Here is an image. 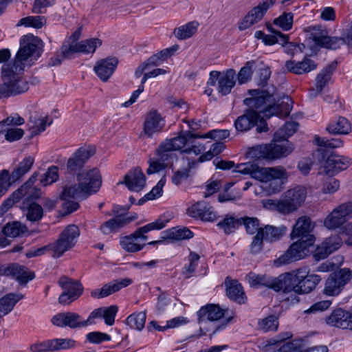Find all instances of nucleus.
Instances as JSON below:
<instances>
[{
	"label": "nucleus",
	"mask_w": 352,
	"mask_h": 352,
	"mask_svg": "<svg viewBox=\"0 0 352 352\" xmlns=\"http://www.w3.org/2000/svg\"><path fill=\"white\" fill-rule=\"evenodd\" d=\"M20 192L21 201H35L41 195V189L33 186H27L25 189L20 190Z\"/></svg>",
	"instance_id": "864d4df0"
},
{
	"label": "nucleus",
	"mask_w": 352,
	"mask_h": 352,
	"mask_svg": "<svg viewBox=\"0 0 352 352\" xmlns=\"http://www.w3.org/2000/svg\"><path fill=\"white\" fill-rule=\"evenodd\" d=\"M259 230L267 243H275L280 241L287 232V228L285 226L276 227L272 225H265L261 226Z\"/></svg>",
	"instance_id": "f704fd0d"
},
{
	"label": "nucleus",
	"mask_w": 352,
	"mask_h": 352,
	"mask_svg": "<svg viewBox=\"0 0 352 352\" xmlns=\"http://www.w3.org/2000/svg\"><path fill=\"white\" fill-rule=\"evenodd\" d=\"M285 67L288 72L300 75L314 70L317 67V65L308 56H305L302 61L287 60Z\"/></svg>",
	"instance_id": "cd10ccee"
},
{
	"label": "nucleus",
	"mask_w": 352,
	"mask_h": 352,
	"mask_svg": "<svg viewBox=\"0 0 352 352\" xmlns=\"http://www.w3.org/2000/svg\"><path fill=\"white\" fill-rule=\"evenodd\" d=\"M23 298L22 294L9 293L0 298V318L9 314L15 305Z\"/></svg>",
	"instance_id": "4c0bfd02"
},
{
	"label": "nucleus",
	"mask_w": 352,
	"mask_h": 352,
	"mask_svg": "<svg viewBox=\"0 0 352 352\" xmlns=\"http://www.w3.org/2000/svg\"><path fill=\"white\" fill-rule=\"evenodd\" d=\"M60 53L63 58H72L75 53H79L78 44L65 41L60 48Z\"/></svg>",
	"instance_id": "e2e57ef3"
},
{
	"label": "nucleus",
	"mask_w": 352,
	"mask_h": 352,
	"mask_svg": "<svg viewBox=\"0 0 352 352\" xmlns=\"http://www.w3.org/2000/svg\"><path fill=\"white\" fill-rule=\"evenodd\" d=\"M242 225V219H236L232 216L227 214L217 223V226L222 229L226 234H230L236 230L239 226Z\"/></svg>",
	"instance_id": "37998d69"
},
{
	"label": "nucleus",
	"mask_w": 352,
	"mask_h": 352,
	"mask_svg": "<svg viewBox=\"0 0 352 352\" xmlns=\"http://www.w3.org/2000/svg\"><path fill=\"white\" fill-rule=\"evenodd\" d=\"M299 283L297 287L298 294H305L313 291L320 282L321 278L316 274H308L305 269H298Z\"/></svg>",
	"instance_id": "b1692460"
},
{
	"label": "nucleus",
	"mask_w": 352,
	"mask_h": 352,
	"mask_svg": "<svg viewBox=\"0 0 352 352\" xmlns=\"http://www.w3.org/2000/svg\"><path fill=\"white\" fill-rule=\"evenodd\" d=\"M198 26V22L195 21H191L175 28L173 33L178 39L184 40L191 37L197 32Z\"/></svg>",
	"instance_id": "c03bdc74"
},
{
	"label": "nucleus",
	"mask_w": 352,
	"mask_h": 352,
	"mask_svg": "<svg viewBox=\"0 0 352 352\" xmlns=\"http://www.w3.org/2000/svg\"><path fill=\"white\" fill-rule=\"evenodd\" d=\"M352 217V202L339 205L325 218L324 224L328 229H336Z\"/></svg>",
	"instance_id": "9b49d317"
},
{
	"label": "nucleus",
	"mask_w": 352,
	"mask_h": 352,
	"mask_svg": "<svg viewBox=\"0 0 352 352\" xmlns=\"http://www.w3.org/2000/svg\"><path fill=\"white\" fill-rule=\"evenodd\" d=\"M187 214L193 218L200 219L204 221H214L218 215L213 207L204 201H199L187 209Z\"/></svg>",
	"instance_id": "f3484780"
},
{
	"label": "nucleus",
	"mask_w": 352,
	"mask_h": 352,
	"mask_svg": "<svg viewBox=\"0 0 352 352\" xmlns=\"http://www.w3.org/2000/svg\"><path fill=\"white\" fill-rule=\"evenodd\" d=\"M294 14L292 12H284L279 17L274 20V24L287 31L292 29L293 25Z\"/></svg>",
	"instance_id": "6e6d98bb"
},
{
	"label": "nucleus",
	"mask_w": 352,
	"mask_h": 352,
	"mask_svg": "<svg viewBox=\"0 0 352 352\" xmlns=\"http://www.w3.org/2000/svg\"><path fill=\"white\" fill-rule=\"evenodd\" d=\"M34 162V157H25L11 173L12 182H15L30 171Z\"/></svg>",
	"instance_id": "a19ab883"
},
{
	"label": "nucleus",
	"mask_w": 352,
	"mask_h": 352,
	"mask_svg": "<svg viewBox=\"0 0 352 352\" xmlns=\"http://www.w3.org/2000/svg\"><path fill=\"white\" fill-rule=\"evenodd\" d=\"M292 107L293 102L292 98L283 94L274 103L267 106L264 109V112L266 116L276 115L280 117H287L289 116Z\"/></svg>",
	"instance_id": "6ab92c4d"
},
{
	"label": "nucleus",
	"mask_w": 352,
	"mask_h": 352,
	"mask_svg": "<svg viewBox=\"0 0 352 352\" xmlns=\"http://www.w3.org/2000/svg\"><path fill=\"white\" fill-rule=\"evenodd\" d=\"M326 130L331 135H346L351 130V124L346 118L339 116L327 124Z\"/></svg>",
	"instance_id": "e433bc0d"
},
{
	"label": "nucleus",
	"mask_w": 352,
	"mask_h": 352,
	"mask_svg": "<svg viewBox=\"0 0 352 352\" xmlns=\"http://www.w3.org/2000/svg\"><path fill=\"white\" fill-rule=\"evenodd\" d=\"M324 38L322 47L336 50L344 44L352 47V31H348L342 36H330L327 33Z\"/></svg>",
	"instance_id": "473e14b6"
},
{
	"label": "nucleus",
	"mask_w": 352,
	"mask_h": 352,
	"mask_svg": "<svg viewBox=\"0 0 352 352\" xmlns=\"http://www.w3.org/2000/svg\"><path fill=\"white\" fill-rule=\"evenodd\" d=\"M118 207H113L112 210L113 214L115 215L113 218L103 222L100 227V230L104 234H109L118 232L122 228L137 219V214L131 216H125L118 214Z\"/></svg>",
	"instance_id": "4468645a"
},
{
	"label": "nucleus",
	"mask_w": 352,
	"mask_h": 352,
	"mask_svg": "<svg viewBox=\"0 0 352 352\" xmlns=\"http://www.w3.org/2000/svg\"><path fill=\"white\" fill-rule=\"evenodd\" d=\"M314 228V224L311 222L309 217L302 216L298 219L293 230L291 232V237L292 239L300 237V239L308 240L312 238L313 244L315 241V237L311 234Z\"/></svg>",
	"instance_id": "aec40b11"
},
{
	"label": "nucleus",
	"mask_w": 352,
	"mask_h": 352,
	"mask_svg": "<svg viewBox=\"0 0 352 352\" xmlns=\"http://www.w3.org/2000/svg\"><path fill=\"white\" fill-rule=\"evenodd\" d=\"M52 352L67 350L75 347L76 342L71 338H54L50 340Z\"/></svg>",
	"instance_id": "8fccbe9b"
},
{
	"label": "nucleus",
	"mask_w": 352,
	"mask_h": 352,
	"mask_svg": "<svg viewBox=\"0 0 352 352\" xmlns=\"http://www.w3.org/2000/svg\"><path fill=\"white\" fill-rule=\"evenodd\" d=\"M246 278L251 287L263 286L272 289L275 282V277L267 274H256L253 272H250L246 276Z\"/></svg>",
	"instance_id": "58836bf2"
},
{
	"label": "nucleus",
	"mask_w": 352,
	"mask_h": 352,
	"mask_svg": "<svg viewBox=\"0 0 352 352\" xmlns=\"http://www.w3.org/2000/svg\"><path fill=\"white\" fill-rule=\"evenodd\" d=\"M313 245L312 238L308 240H298L292 243L284 254L274 260L275 265H284L304 258L309 254V248Z\"/></svg>",
	"instance_id": "423d86ee"
},
{
	"label": "nucleus",
	"mask_w": 352,
	"mask_h": 352,
	"mask_svg": "<svg viewBox=\"0 0 352 352\" xmlns=\"http://www.w3.org/2000/svg\"><path fill=\"white\" fill-rule=\"evenodd\" d=\"M275 91L276 87L274 85L265 90L249 89L248 94L251 97L244 99L243 104L249 107L248 109H258L265 104L268 98L274 96Z\"/></svg>",
	"instance_id": "2eb2a0df"
},
{
	"label": "nucleus",
	"mask_w": 352,
	"mask_h": 352,
	"mask_svg": "<svg viewBox=\"0 0 352 352\" xmlns=\"http://www.w3.org/2000/svg\"><path fill=\"white\" fill-rule=\"evenodd\" d=\"M234 172L250 174L252 178L262 182H270V186L274 192L280 191L283 180L287 178V171L282 166L262 168L250 162L237 164Z\"/></svg>",
	"instance_id": "20e7f679"
},
{
	"label": "nucleus",
	"mask_w": 352,
	"mask_h": 352,
	"mask_svg": "<svg viewBox=\"0 0 352 352\" xmlns=\"http://www.w3.org/2000/svg\"><path fill=\"white\" fill-rule=\"evenodd\" d=\"M199 258L200 257L199 254L196 252H190L188 256L189 264L183 268V274L185 275L186 278L190 277L191 274L195 271L198 265Z\"/></svg>",
	"instance_id": "bf43d9fd"
},
{
	"label": "nucleus",
	"mask_w": 352,
	"mask_h": 352,
	"mask_svg": "<svg viewBox=\"0 0 352 352\" xmlns=\"http://www.w3.org/2000/svg\"><path fill=\"white\" fill-rule=\"evenodd\" d=\"M228 309H223L218 305L208 304L197 311V320L199 323H201L206 320L216 321L221 319L222 317L228 315Z\"/></svg>",
	"instance_id": "5701e85b"
},
{
	"label": "nucleus",
	"mask_w": 352,
	"mask_h": 352,
	"mask_svg": "<svg viewBox=\"0 0 352 352\" xmlns=\"http://www.w3.org/2000/svg\"><path fill=\"white\" fill-rule=\"evenodd\" d=\"M146 314L145 311L133 313L129 315L126 319V323L131 328L141 331L145 325Z\"/></svg>",
	"instance_id": "49530a36"
},
{
	"label": "nucleus",
	"mask_w": 352,
	"mask_h": 352,
	"mask_svg": "<svg viewBox=\"0 0 352 352\" xmlns=\"http://www.w3.org/2000/svg\"><path fill=\"white\" fill-rule=\"evenodd\" d=\"M80 234V229L76 225L70 224L65 227L59 234L58 239L53 243L54 254L52 256L58 258L65 252L72 249L76 245Z\"/></svg>",
	"instance_id": "6e6552de"
},
{
	"label": "nucleus",
	"mask_w": 352,
	"mask_h": 352,
	"mask_svg": "<svg viewBox=\"0 0 352 352\" xmlns=\"http://www.w3.org/2000/svg\"><path fill=\"white\" fill-rule=\"evenodd\" d=\"M255 61H248L245 65L241 67L238 74V82L240 85L246 83L251 79L253 74V67L255 65Z\"/></svg>",
	"instance_id": "5fc2aeb1"
},
{
	"label": "nucleus",
	"mask_w": 352,
	"mask_h": 352,
	"mask_svg": "<svg viewBox=\"0 0 352 352\" xmlns=\"http://www.w3.org/2000/svg\"><path fill=\"white\" fill-rule=\"evenodd\" d=\"M93 147H80L69 157L67 163V171L70 175L79 173L88 160L95 154Z\"/></svg>",
	"instance_id": "f8f14e48"
},
{
	"label": "nucleus",
	"mask_w": 352,
	"mask_h": 352,
	"mask_svg": "<svg viewBox=\"0 0 352 352\" xmlns=\"http://www.w3.org/2000/svg\"><path fill=\"white\" fill-rule=\"evenodd\" d=\"M77 44L79 53L93 54L96 51L97 47L102 45V41L98 38H91L89 39L83 40L80 42H78Z\"/></svg>",
	"instance_id": "09e8293b"
},
{
	"label": "nucleus",
	"mask_w": 352,
	"mask_h": 352,
	"mask_svg": "<svg viewBox=\"0 0 352 352\" xmlns=\"http://www.w3.org/2000/svg\"><path fill=\"white\" fill-rule=\"evenodd\" d=\"M20 43L21 47L13 63L2 67L3 83L0 84V99L21 94L29 89L28 82L22 78L20 73L24 69L23 62L29 58L37 59L43 52L42 41L37 37H24Z\"/></svg>",
	"instance_id": "f257e3e1"
},
{
	"label": "nucleus",
	"mask_w": 352,
	"mask_h": 352,
	"mask_svg": "<svg viewBox=\"0 0 352 352\" xmlns=\"http://www.w3.org/2000/svg\"><path fill=\"white\" fill-rule=\"evenodd\" d=\"M271 76V70L269 67L265 66L258 71V76L256 82L258 86L264 87L267 85L268 80Z\"/></svg>",
	"instance_id": "774afa93"
},
{
	"label": "nucleus",
	"mask_w": 352,
	"mask_h": 352,
	"mask_svg": "<svg viewBox=\"0 0 352 352\" xmlns=\"http://www.w3.org/2000/svg\"><path fill=\"white\" fill-rule=\"evenodd\" d=\"M14 182L8 170L0 172V197L4 195Z\"/></svg>",
	"instance_id": "13d9d810"
},
{
	"label": "nucleus",
	"mask_w": 352,
	"mask_h": 352,
	"mask_svg": "<svg viewBox=\"0 0 352 352\" xmlns=\"http://www.w3.org/2000/svg\"><path fill=\"white\" fill-rule=\"evenodd\" d=\"M118 64L116 57H108L98 60L94 67V70L98 78L106 82L111 76Z\"/></svg>",
	"instance_id": "393cba45"
},
{
	"label": "nucleus",
	"mask_w": 352,
	"mask_h": 352,
	"mask_svg": "<svg viewBox=\"0 0 352 352\" xmlns=\"http://www.w3.org/2000/svg\"><path fill=\"white\" fill-rule=\"evenodd\" d=\"M164 227L165 223L160 220L148 223L144 226L138 228L131 234L122 237L120 240V245L123 249L129 252L140 251L143 248L145 244H139L135 243L136 241L140 239L145 241L147 239V236L144 235L145 233L153 230H161Z\"/></svg>",
	"instance_id": "39448f33"
},
{
	"label": "nucleus",
	"mask_w": 352,
	"mask_h": 352,
	"mask_svg": "<svg viewBox=\"0 0 352 352\" xmlns=\"http://www.w3.org/2000/svg\"><path fill=\"white\" fill-rule=\"evenodd\" d=\"M119 184H124L129 190L139 192L146 184V177L140 167L130 170L124 176V181Z\"/></svg>",
	"instance_id": "4be33fe9"
},
{
	"label": "nucleus",
	"mask_w": 352,
	"mask_h": 352,
	"mask_svg": "<svg viewBox=\"0 0 352 352\" xmlns=\"http://www.w3.org/2000/svg\"><path fill=\"white\" fill-rule=\"evenodd\" d=\"M337 67V62L334 61L324 67L316 76V94H320L331 82L333 73Z\"/></svg>",
	"instance_id": "2f4dec72"
},
{
	"label": "nucleus",
	"mask_w": 352,
	"mask_h": 352,
	"mask_svg": "<svg viewBox=\"0 0 352 352\" xmlns=\"http://www.w3.org/2000/svg\"><path fill=\"white\" fill-rule=\"evenodd\" d=\"M157 159L165 166H168L172 164L175 155L172 153L171 150H167L166 147H163L162 144L157 150Z\"/></svg>",
	"instance_id": "4d7b16f0"
},
{
	"label": "nucleus",
	"mask_w": 352,
	"mask_h": 352,
	"mask_svg": "<svg viewBox=\"0 0 352 352\" xmlns=\"http://www.w3.org/2000/svg\"><path fill=\"white\" fill-rule=\"evenodd\" d=\"M305 30L307 32V38L314 41L318 46L321 47L327 31L325 29H322L320 25L309 26Z\"/></svg>",
	"instance_id": "a18cd8bd"
},
{
	"label": "nucleus",
	"mask_w": 352,
	"mask_h": 352,
	"mask_svg": "<svg viewBox=\"0 0 352 352\" xmlns=\"http://www.w3.org/2000/svg\"><path fill=\"white\" fill-rule=\"evenodd\" d=\"M195 162H188L186 168L179 169L173 172V175L172 176V182L174 184L178 186L181 184L183 182L187 180L190 175L191 169L195 168Z\"/></svg>",
	"instance_id": "de8ad7c7"
},
{
	"label": "nucleus",
	"mask_w": 352,
	"mask_h": 352,
	"mask_svg": "<svg viewBox=\"0 0 352 352\" xmlns=\"http://www.w3.org/2000/svg\"><path fill=\"white\" fill-rule=\"evenodd\" d=\"M51 322L57 327H68L71 329L81 328L91 324L89 320H83L78 314L71 311L62 312L54 316Z\"/></svg>",
	"instance_id": "ddd939ff"
},
{
	"label": "nucleus",
	"mask_w": 352,
	"mask_h": 352,
	"mask_svg": "<svg viewBox=\"0 0 352 352\" xmlns=\"http://www.w3.org/2000/svg\"><path fill=\"white\" fill-rule=\"evenodd\" d=\"M324 162L326 173L329 175H334L346 169L351 165V159L348 157L339 155L331 153L327 155Z\"/></svg>",
	"instance_id": "412c9836"
},
{
	"label": "nucleus",
	"mask_w": 352,
	"mask_h": 352,
	"mask_svg": "<svg viewBox=\"0 0 352 352\" xmlns=\"http://www.w3.org/2000/svg\"><path fill=\"white\" fill-rule=\"evenodd\" d=\"M19 208L26 217L27 220L31 222L39 221L43 218V209L42 206L36 201H21Z\"/></svg>",
	"instance_id": "c756f323"
},
{
	"label": "nucleus",
	"mask_w": 352,
	"mask_h": 352,
	"mask_svg": "<svg viewBox=\"0 0 352 352\" xmlns=\"http://www.w3.org/2000/svg\"><path fill=\"white\" fill-rule=\"evenodd\" d=\"M273 290L275 292L283 291V293L294 292L297 294L299 277L298 270L292 272L284 273L275 277Z\"/></svg>",
	"instance_id": "dca6fc26"
},
{
	"label": "nucleus",
	"mask_w": 352,
	"mask_h": 352,
	"mask_svg": "<svg viewBox=\"0 0 352 352\" xmlns=\"http://www.w3.org/2000/svg\"><path fill=\"white\" fill-rule=\"evenodd\" d=\"M264 15L265 14L261 11L260 7L255 6L244 16L242 21L239 23V30H245L249 28L260 21Z\"/></svg>",
	"instance_id": "ea45409f"
},
{
	"label": "nucleus",
	"mask_w": 352,
	"mask_h": 352,
	"mask_svg": "<svg viewBox=\"0 0 352 352\" xmlns=\"http://www.w3.org/2000/svg\"><path fill=\"white\" fill-rule=\"evenodd\" d=\"M236 83V72L233 69L226 70L223 74H221L218 82L217 90L219 94L226 96L230 93Z\"/></svg>",
	"instance_id": "c9c22d12"
},
{
	"label": "nucleus",
	"mask_w": 352,
	"mask_h": 352,
	"mask_svg": "<svg viewBox=\"0 0 352 352\" xmlns=\"http://www.w3.org/2000/svg\"><path fill=\"white\" fill-rule=\"evenodd\" d=\"M21 269L18 263H12L0 265V276L16 277Z\"/></svg>",
	"instance_id": "69168bd1"
},
{
	"label": "nucleus",
	"mask_w": 352,
	"mask_h": 352,
	"mask_svg": "<svg viewBox=\"0 0 352 352\" xmlns=\"http://www.w3.org/2000/svg\"><path fill=\"white\" fill-rule=\"evenodd\" d=\"M351 276V271L349 268H342L331 273L326 280L324 294L328 296L338 295Z\"/></svg>",
	"instance_id": "9d476101"
},
{
	"label": "nucleus",
	"mask_w": 352,
	"mask_h": 352,
	"mask_svg": "<svg viewBox=\"0 0 352 352\" xmlns=\"http://www.w3.org/2000/svg\"><path fill=\"white\" fill-rule=\"evenodd\" d=\"M58 283L64 290L58 298V302L61 305L71 304L82 294L83 287L78 280H73L67 276H61Z\"/></svg>",
	"instance_id": "1a4fd4ad"
},
{
	"label": "nucleus",
	"mask_w": 352,
	"mask_h": 352,
	"mask_svg": "<svg viewBox=\"0 0 352 352\" xmlns=\"http://www.w3.org/2000/svg\"><path fill=\"white\" fill-rule=\"evenodd\" d=\"M199 138V133H195L192 131H182L179 135L168 142L163 143V147H166L167 150L177 151L183 148L187 143L191 142L192 140Z\"/></svg>",
	"instance_id": "c85d7f7f"
},
{
	"label": "nucleus",
	"mask_w": 352,
	"mask_h": 352,
	"mask_svg": "<svg viewBox=\"0 0 352 352\" xmlns=\"http://www.w3.org/2000/svg\"><path fill=\"white\" fill-rule=\"evenodd\" d=\"M164 126L161 115L157 111H151L145 117L144 133L148 138H151L154 133L160 132Z\"/></svg>",
	"instance_id": "a878e982"
},
{
	"label": "nucleus",
	"mask_w": 352,
	"mask_h": 352,
	"mask_svg": "<svg viewBox=\"0 0 352 352\" xmlns=\"http://www.w3.org/2000/svg\"><path fill=\"white\" fill-rule=\"evenodd\" d=\"M342 242V238L340 236L333 235L327 238L322 242V244L329 250V252H331V253H333L340 248Z\"/></svg>",
	"instance_id": "338daca9"
},
{
	"label": "nucleus",
	"mask_w": 352,
	"mask_h": 352,
	"mask_svg": "<svg viewBox=\"0 0 352 352\" xmlns=\"http://www.w3.org/2000/svg\"><path fill=\"white\" fill-rule=\"evenodd\" d=\"M327 324L343 329L352 330V313L337 308L325 318Z\"/></svg>",
	"instance_id": "a211bd4d"
},
{
	"label": "nucleus",
	"mask_w": 352,
	"mask_h": 352,
	"mask_svg": "<svg viewBox=\"0 0 352 352\" xmlns=\"http://www.w3.org/2000/svg\"><path fill=\"white\" fill-rule=\"evenodd\" d=\"M307 189L302 186L288 190L285 193V198L276 204V209L283 214H289L297 210L305 201Z\"/></svg>",
	"instance_id": "0eeeda50"
},
{
	"label": "nucleus",
	"mask_w": 352,
	"mask_h": 352,
	"mask_svg": "<svg viewBox=\"0 0 352 352\" xmlns=\"http://www.w3.org/2000/svg\"><path fill=\"white\" fill-rule=\"evenodd\" d=\"M45 22L44 16H27L21 19L19 23L25 26L33 27L36 29L41 28Z\"/></svg>",
	"instance_id": "680f3d73"
},
{
	"label": "nucleus",
	"mask_w": 352,
	"mask_h": 352,
	"mask_svg": "<svg viewBox=\"0 0 352 352\" xmlns=\"http://www.w3.org/2000/svg\"><path fill=\"white\" fill-rule=\"evenodd\" d=\"M314 142L316 145L320 146L316 152L318 155H321V160H324L326 157L331 153L328 148H340L343 146V141L339 138H332L331 140L326 139L325 138H320L316 135L314 138Z\"/></svg>",
	"instance_id": "7c9ffc66"
},
{
	"label": "nucleus",
	"mask_w": 352,
	"mask_h": 352,
	"mask_svg": "<svg viewBox=\"0 0 352 352\" xmlns=\"http://www.w3.org/2000/svg\"><path fill=\"white\" fill-rule=\"evenodd\" d=\"M226 279V295L231 300L239 304H244L246 301V296L241 283L236 280L228 281Z\"/></svg>",
	"instance_id": "72a5a7b5"
},
{
	"label": "nucleus",
	"mask_w": 352,
	"mask_h": 352,
	"mask_svg": "<svg viewBox=\"0 0 352 352\" xmlns=\"http://www.w3.org/2000/svg\"><path fill=\"white\" fill-rule=\"evenodd\" d=\"M264 241H265V239L260 230H258L256 234L253 236L252 241L250 244V252L254 254L261 252L263 248Z\"/></svg>",
	"instance_id": "052dcab7"
},
{
	"label": "nucleus",
	"mask_w": 352,
	"mask_h": 352,
	"mask_svg": "<svg viewBox=\"0 0 352 352\" xmlns=\"http://www.w3.org/2000/svg\"><path fill=\"white\" fill-rule=\"evenodd\" d=\"M241 219L242 224L245 226L248 234H255L261 228V226H259V220L256 217H245L241 218Z\"/></svg>",
	"instance_id": "0e129e2a"
},
{
	"label": "nucleus",
	"mask_w": 352,
	"mask_h": 352,
	"mask_svg": "<svg viewBox=\"0 0 352 352\" xmlns=\"http://www.w3.org/2000/svg\"><path fill=\"white\" fill-rule=\"evenodd\" d=\"M259 113L256 110L246 109L244 113L239 116L234 121V126L237 131L246 132L258 123Z\"/></svg>",
	"instance_id": "bb28decb"
},
{
	"label": "nucleus",
	"mask_w": 352,
	"mask_h": 352,
	"mask_svg": "<svg viewBox=\"0 0 352 352\" xmlns=\"http://www.w3.org/2000/svg\"><path fill=\"white\" fill-rule=\"evenodd\" d=\"M27 230V227L17 221L8 222L2 228V232L5 236L12 238L19 236Z\"/></svg>",
	"instance_id": "79ce46f5"
},
{
	"label": "nucleus",
	"mask_w": 352,
	"mask_h": 352,
	"mask_svg": "<svg viewBox=\"0 0 352 352\" xmlns=\"http://www.w3.org/2000/svg\"><path fill=\"white\" fill-rule=\"evenodd\" d=\"M58 177V167L53 165L41 176L40 183L43 186H47L56 182Z\"/></svg>",
	"instance_id": "3c124183"
},
{
	"label": "nucleus",
	"mask_w": 352,
	"mask_h": 352,
	"mask_svg": "<svg viewBox=\"0 0 352 352\" xmlns=\"http://www.w3.org/2000/svg\"><path fill=\"white\" fill-rule=\"evenodd\" d=\"M77 180L78 184H67L63 188L60 195L61 200L85 199L97 192L102 185V177L96 168L78 173Z\"/></svg>",
	"instance_id": "7ed1b4c3"
},
{
	"label": "nucleus",
	"mask_w": 352,
	"mask_h": 352,
	"mask_svg": "<svg viewBox=\"0 0 352 352\" xmlns=\"http://www.w3.org/2000/svg\"><path fill=\"white\" fill-rule=\"evenodd\" d=\"M193 237V232L188 228L177 229L173 228L168 230V238L173 240H184Z\"/></svg>",
	"instance_id": "603ef678"
},
{
	"label": "nucleus",
	"mask_w": 352,
	"mask_h": 352,
	"mask_svg": "<svg viewBox=\"0 0 352 352\" xmlns=\"http://www.w3.org/2000/svg\"><path fill=\"white\" fill-rule=\"evenodd\" d=\"M298 126V123L294 121L286 122L274 134L273 140L278 144L256 145L249 150L248 155L252 158L267 160L287 157L294 150L293 144L287 138L297 131Z\"/></svg>",
	"instance_id": "f03ea898"
}]
</instances>
